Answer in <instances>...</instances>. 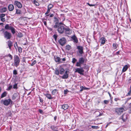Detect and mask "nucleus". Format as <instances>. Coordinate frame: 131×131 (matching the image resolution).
<instances>
[{
	"label": "nucleus",
	"mask_w": 131,
	"mask_h": 131,
	"mask_svg": "<svg viewBox=\"0 0 131 131\" xmlns=\"http://www.w3.org/2000/svg\"><path fill=\"white\" fill-rule=\"evenodd\" d=\"M91 127L93 129H97L98 128V126H92Z\"/></svg>",
	"instance_id": "obj_53"
},
{
	"label": "nucleus",
	"mask_w": 131,
	"mask_h": 131,
	"mask_svg": "<svg viewBox=\"0 0 131 131\" xmlns=\"http://www.w3.org/2000/svg\"><path fill=\"white\" fill-rule=\"evenodd\" d=\"M128 66L127 65H125L123 68L122 69V72H124L125 71L128 69Z\"/></svg>",
	"instance_id": "obj_28"
},
{
	"label": "nucleus",
	"mask_w": 131,
	"mask_h": 131,
	"mask_svg": "<svg viewBox=\"0 0 131 131\" xmlns=\"http://www.w3.org/2000/svg\"><path fill=\"white\" fill-rule=\"evenodd\" d=\"M65 33L66 34L70 35L72 33V31L69 28H66L65 30Z\"/></svg>",
	"instance_id": "obj_11"
},
{
	"label": "nucleus",
	"mask_w": 131,
	"mask_h": 131,
	"mask_svg": "<svg viewBox=\"0 0 131 131\" xmlns=\"http://www.w3.org/2000/svg\"><path fill=\"white\" fill-rule=\"evenodd\" d=\"M1 18V21L3 22H4L5 21V18Z\"/></svg>",
	"instance_id": "obj_51"
},
{
	"label": "nucleus",
	"mask_w": 131,
	"mask_h": 131,
	"mask_svg": "<svg viewBox=\"0 0 131 131\" xmlns=\"http://www.w3.org/2000/svg\"><path fill=\"white\" fill-rule=\"evenodd\" d=\"M71 48V46L68 45H67L66 47V49L68 50H70Z\"/></svg>",
	"instance_id": "obj_31"
},
{
	"label": "nucleus",
	"mask_w": 131,
	"mask_h": 131,
	"mask_svg": "<svg viewBox=\"0 0 131 131\" xmlns=\"http://www.w3.org/2000/svg\"><path fill=\"white\" fill-rule=\"evenodd\" d=\"M66 28L63 26H59L58 27V31L60 34L63 33L65 31Z\"/></svg>",
	"instance_id": "obj_2"
},
{
	"label": "nucleus",
	"mask_w": 131,
	"mask_h": 131,
	"mask_svg": "<svg viewBox=\"0 0 131 131\" xmlns=\"http://www.w3.org/2000/svg\"><path fill=\"white\" fill-rule=\"evenodd\" d=\"M54 59L56 62H62V61H61V59L59 57L57 56L54 57Z\"/></svg>",
	"instance_id": "obj_17"
},
{
	"label": "nucleus",
	"mask_w": 131,
	"mask_h": 131,
	"mask_svg": "<svg viewBox=\"0 0 131 131\" xmlns=\"http://www.w3.org/2000/svg\"><path fill=\"white\" fill-rule=\"evenodd\" d=\"M8 56V57H9V58H10V59L11 60H12V59H13V57L12 56V55L11 54H9Z\"/></svg>",
	"instance_id": "obj_54"
},
{
	"label": "nucleus",
	"mask_w": 131,
	"mask_h": 131,
	"mask_svg": "<svg viewBox=\"0 0 131 131\" xmlns=\"http://www.w3.org/2000/svg\"><path fill=\"white\" fill-rule=\"evenodd\" d=\"M67 71L65 72V73L62 77V78L63 79H67L68 77V74L67 73Z\"/></svg>",
	"instance_id": "obj_19"
},
{
	"label": "nucleus",
	"mask_w": 131,
	"mask_h": 131,
	"mask_svg": "<svg viewBox=\"0 0 131 131\" xmlns=\"http://www.w3.org/2000/svg\"><path fill=\"white\" fill-rule=\"evenodd\" d=\"M13 102L11 100L9 99L8 100H4L3 101V103L4 105L7 106L9 105L10 102L12 103Z\"/></svg>",
	"instance_id": "obj_7"
},
{
	"label": "nucleus",
	"mask_w": 131,
	"mask_h": 131,
	"mask_svg": "<svg viewBox=\"0 0 131 131\" xmlns=\"http://www.w3.org/2000/svg\"><path fill=\"white\" fill-rule=\"evenodd\" d=\"M88 4L89 6H95V5H94V4H90L89 3H88Z\"/></svg>",
	"instance_id": "obj_56"
},
{
	"label": "nucleus",
	"mask_w": 131,
	"mask_h": 131,
	"mask_svg": "<svg viewBox=\"0 0 131 131\" xmlns=\"http://www.w3.org/2000/svg\"><path fill=\"white\" fill-rule=\"evenodd\" d=\"M64 70L63 68H61L59 70L60 72V74H62L64 73Z\"/></svg>",
	"instance_id": "obj_34"
},
{
	"label": "nucleus",
	"mask_w": 131,
	"mask_h": 131,
	"mask_svg": "<svg viewBox=\"0 0 131 131\" xmlns=\"http://www.w3.org/2000/svg\"><path fill=\"white\" fill-rule=\"evenodd\" d=\"M4 37L8 39H10L12 37L11 34L7 31L4 32Z\"/></svg>",
	"instance_id": "obj_5"
},
{
	"label": "nucleus",
	"mask_w": 131,
	"mask_h": 131,
	"mask_svg": "<svg viewBox=\"0 0 131 131\" xmlns=\"http://www.w3.org/2000/svg\"><path fill=\"white\" fill-rule=\"evenodd\" d=\"M23 35L21 33H18V37L21 38L23 37Z\"/></svg>",
	"instance_id": "obj_47"
},
{
	"label": "nucleus",
	"mask_w": 131,
	"mask_h": 131,
	"mask_svg": "<svg viewBox=\"0 0 131 131\" xmlns=\"http://www.w3.org/2000/svg\"><path fill=\"white\" fill-rule=\"evenodd\" d=\"M69 105L67 104H65L62 105L61 107V108L63 109L64 110L68 109L69 107Z\"/></svg>",
	"instance_id": "obj_12"
},
{
	"label": "nucleus",
	"mask_w": 131,
	"mask_h": 131,
	"mask_svg": "<svg viewBox=\"0 0 131 131\" xmlns=\"http://www.w3.org/2000/svg\"><path fill=\"white\" fill-rule=\"evenodd\" d=\"M14 65L16 67H17L19 64L20 59L19 57L17 55H15L14 58Z\"/></svg>",
	"instance_id": "obj_1"
},
{
	"label": "nucleus",
	"mask_w": 131,
	"mask_h": 131,
	"mask_svg": "<svg viewBox=\"0 0 131 131\" xmlns=\"http://www.w3.org/2000/svg\"><path fill=\"white\" fill-rule=\"evenodd\" d=\"M5 15L4 14H1L0 16V18H3L5 16Z\"/></svg>",
	"instance_id": "obj_49"
},
{
	"label": "nucleus",
	"mask_w": 131,
	"mask_h": 131,
	"mask_svg": "<svg viewBox=\"0 0 131 131\" xmlns=\"http://www.w3.org/2000/svg\"><path fill=\"white\" fill-rule=\"evenodd\" d=\"M14 46L16 49H17L18 48L17 42H15L14 44Z\"/></svg>",
	"instance_id": "obj_43"
},
{
	"label": "nucleus",
	"mask_w": 131,
	"mask_h": 131,
	"mask_svg": "<svg viewBox=\"0 0 131 131\" xmlns=\"http://www.w3.org/2000/svg\"><path fill=\"white\" fill-rule=\"evenodd\" d=\"M13 88L14 89H17L18 88L17 84L15 83L13 85Z\"/></svg>",
	"instance_id": "obj_40"
},
{
	"label": "nucleus",
	"mask_w": 131,
	"mask_h": 131,
	"mask_svg": "<svg viewBox=\"0 0 131 131\" xmlns=\"http://www.w3.org/2000/svg\"><path fill=\"white\" fill-rule=\"evenodd\" d=\"M95 113H96L97 114H99L98 116H100L101 115H102L103 114V113H101L99 111H97L95 112Z\"/></svg>",
	"instance_id": "obj_42"
},
{
	"label": "nucleus",
	"mask_w": 131,
	"mask_h": 131,
	"mask_svg": "<svg viewBox=\"0 0 131 131\" xmlns=\"http://www.w3.org/2000/svg\"><path fill=\"white\" fill-rule=\"evenodd\" d=\"M39 112L40 113L42 114L43 113V111L42 110L40 109L39 110Z\"/></svg>",
	"instance_id": "obj_58"
},
{
	"label": "nucleus",
	"mask_w": 131,
	"mask_h": 131,
	"mask_svg": "<svg viewBox=\"0 0 131 131\" xmlns=\"http://www.w3.org/2000/svg\"><path fill=\"white\" fill-rule=\"evenodd\" d=\"M59 42L61 45L63 46L66 43V40L64 38H61L59 40Z\"/></svg>",
	"instance_id": "obj_6"
},
{
	"label": "nucleus",
	"mask_w": 131,
	"mask_h": 131,
	"mask_svg": "<svg viewBox=\"0 0 131 131\" xmlns=\"http://www.w3.org/2000/svg\"><path fill=\"white\" fill-rule=\"evenodd\" d=\"M14 4L19 8H20L22 7V5L21 3L17 1H15L14 2Z\"/></svg>",
	"instance_id": "obj_10"
},
{
	"label": "nucleus",
	"mask_w": 131,
	"mask_h": 131,
	"mask_svg": "<svg viewBox=\"0 0 131 131\" xmlns=\"http://www.w3.org/2000/svg\"><path fill=\"white\" fill-rule=\"evenodd\" d=\"M7 10V8L6 7H4L0 9V12L2 13H4Z\"/></svg>",
	"instance_id": "obj_21"
},
{
	"label": "nucleus",
	"mask_w": 131,
	"mask_h": 131,
	"mask_svg": "<svg viewBox=\"0 0 131 131\" xmlns=\"http://www.w3.org/2000/svg\"><path fill=\"white\" fill-rule=\"evenodd\" d=\"M12 88V85H10L9 87H8V88L7 89V90L8 91H9Z\"/></svg>",
	"instance_id": "obj_46"
},
{
	"label": "nucleus",
	"mask_w": 131,
	"mask_h": 131,
	"mask_svg": "<svg viewBox=\"0 0 131 131\" xmlns=\"http://www.w3.org/2000/svg\"><path fill=\"white\" fill-rule=\"evenodd\" d=\"M53 6V4H50L48 6V8L50 9H51Z\"/></svg>",
	"instance_id": "obj_33"
},
{
	"label": "nucleus",
	"mask_w": 131,
	"mask_h": 131,
	"mask_svg": "<svg viewBox=\"0 0 131 131\" xmlns=\"http://www.w3.org/2000/svg\"><path fill=\"white\" fill-rule=\"evenodd\" d=\"M55 74L57 75H58L59 73V71L58 69H56L55 72Z\"/></svg>",
	"instance_id": "obj_36"
},
{
	"label": "nucleus",
	"mask_w": 131,
	"mask_h": 131,
	"mask_svg": "<svg viewBox=\"0 0 131 131\" xmlns=\"http://www.w3.org/2000/svg\"><path fill=\"white\" fill-rule=\"evenodd\" d=\"M36 60H35L31 63V66H34L35 64H36Z\"/></svg>",
	"instance_id": "obj_45"
},
{
	"label": "nucleus",
	"mask_w": 131,
	"mask_h": 131,
	"mask_svg": "<svg viewBox=\"0 0 131 131\" xmlns=\"http://www.w3.org/2000/svg\"><path fill=\"white\" fill-rule=\"evenodd\" d=\"M12 27V26H9V25L8 24H7L5 25V28L6 29V30H10Z\"/></svg>",
	"instance_id": "obj_26"
},
{
	"label": "nucleus",
	"mask_w": 131,
	"mask_h": 131,
	"mask_svg": "<svg viewBox=\"0 0 131 131\" xmlns=\"http://www.w3.org/2000/svg\"><path fill=\"white\" fill-rule=\"evenodd\" d=\"M119 99L118 98H115L114 100L116 101H117L118 100H119Z\"/></svg>",
	"instance_id": "obj_59"
},
{
	"label": "nucleus",
	"mask_w": 131,
	"mask_h": 131,
	"mask_svg": "<svg viewBox=\"0 0 131 131\" xmlns=\"http://www.w3.org/2000/svg\"><path fill=\"white\" fill-rule=\"evenodd\" d=\"M13 74L15 75H16L17 74L16 70H14L13 71Z\"/></svg>",
	"instance_id": "obj_52"
},
{
	"label": "nucleus",
	"mask_w": 131,
	"mask_h": 131,
	"mask_svg": "<svg viewBox=\"0 0 131 131\" xmlns=\"http://www.w3.org/2000/svg\"><path fill=\"white\" fill-rule=\"evenodd\" d=\"M18 93H14L13 95L12 100H14L17 98L18 97Z\"/></svg>",
	"instance_id": "obj_20"
},
{
	"label": "nucleus",
	"mask_w": 131,
	"mask_h": 131,
	"mask_svg": "<svg viewBox=\"0 0 131 131\" xmlns=\"http://www.w3.org/2000/svg\"><path fill=\"white\" fill-rule=\"evenodd\" d=\"M15 14H21V11L20 9H16Z\"/></svg>",
	"instance_id": "obj_27"
},
{
	"label": "nucleus",
	"mask_w": 131,
	"mask_h": 131,
	"mask_svg": "<svg viewBox=\"0 0 131 131\" xmlns=\"http://www.w3.org/2000/svg\"><path fill=\"white\" fill-rule=\"evenodd\" d=\"M59 26H60V25L58 24V23H55V25L53 27L54 28H58V27Z\"/></svg>",
	"instance_id": "obj_39"
},
{
	"label": "nucleus",
	"mask_w": 131,
	"mask_h": 131,
	"mask_svg": "<svg viewBox=\"0 0 131 131\" xmlns=\"http://www.w3.org/2000/svg\"><path fill=\"white\" fill-rule=\"evenodd\" d=\"M18 50L19 52L20 53H21L22 52V48L20 47H18Z\"/></svg>",
	"instance_id": "obj_44"
},
{
	"label": "nucleus",
	"mask_w": 131,
	"mask_h": 131,
	"mask_svg": "<svg viewBox=\"0 0 131 131\" xmlns=\"http://www.w3.org/2000/svg\"><path fill=\"white\" fill-rule=\"evenodd\" d=\"M53 38H54L55 40V41H56L57 37V35H56L55 34H54L53 36Z\"/></svg>",
	"instance_id": "obj_50"
},
{
	"label": "nucleus",
	"mask_w": 131,
	"mask_h": 131,
	"mask_svg": "<svg viewBox=\"0 0 131 131\" xmlns=\"http://www.w3.org/2000/svg\"><path fill=\"white\" fill-rule=\"evenodd\" d=\"M12 44V42L11 41L9 40L8 41L7 45L10 49H11V48L13 45Z\"/></svg>",
	"instance_id": "obj_22"
},
{
	"label": "nucleus",
	"mask_w": 131,
	"mask_h": 131,
	"mask_svg": "<svg viewBox=\"0 0 131 131\" xmlns=\"http://www.w3.org/2000/svg\"><path fill=\"white\" fill-rule=\"evenodd\" d=\"M84 72V70L82 68H77L75 69V72H78V73L80 74L83 75V72Z\"/></svg>",
	"instance_id": "obj_8"
},
{
	"label": "nucleus",
	"mask_w": 131,
	"mask_h": 131,
	"mask_svg": "<svg viewBox=\"0 0 131 131\" xmlns=\"http://www.w3.org/2000/svg\"><path fill=\"white\" fill-rule=\"evenodd\" d=\"M77 61V60L75 58H73L72 62L73 63H74Z\"/></svg>",
	"instance_id": "obj_41"
},
{
	"label": "nucleus",
	"mask_w": 131,
	"mask_h": 131,
	"mask_svg": "<svg viewBox=\"0 0 131 131\" xmlns=\"http://www.w3.org/2000/svg\"><path fill=\"white\" fill-rule=\"evenodd\" d=\"M131 93V90L130 91L128 92V93L127 94L128 95H130V94Z\"/></svg>",
	"instance_id": "obj_64"
},
{
	"label": "nucleus",
	"mask_w": 131,
	"mask_h": 131,
	"mask_svg": "<svg viewBox=\"0 0 131 131\" xmlns=\"http://www.w3.org/2000/svg\"><path fill=\"white\" fill-rule=\"evenodd\" d=\"M43 23L45 25V26H47L46 22L45 21H43Z\"/></svg>",
	"instance_id": "obj_60"
},
{
	"label": "nucleus",
	"mask_w": 131,
	"mask_h": 131,
	"mask_svg": "<svg viewBox=\"0 0 131 131\" xmlns=\"http://www.w3.org/2000/svg\"><path fill=\"white\" fill-rule=\"evenodd\" d=\"M124 111V108L121 107L115 108V112L119 115H120Z\"/></svg>",
	"instance_id": "obj_4"
},
{
	"label": "nucleus",
	"mask_w": 131,
	"mask_h": 131,
	"mask_svg": "<svg viewBox=\"0 0 131 131\" xmlns=\"http://www.w3.org/2000/svg\"><path fill=\"white\" fill-rule=\"evenodd\" d=\"M33 3L35 4L37 6H38L39 5V4L36 1L34 0L33 2Z\"/></svg>",
	"instance_id": "obj_37"
},
{
	"label": "nucleus",
	"mask_w": 131,
	"mask_h": 131,
	"mask_svg": "<svg viewBox=\"0 0 131 131\" xmlns=\"http://www.w3.org/2000/svg\"><path fill=\"white\" fill-rule=\"evenodd\" d=\"M118 46V45L116 43H113V49H116Z\"/></svg>",
	"instance_id": "obj_30"
},
{
	"label": "nucleus",
	"mask_w": 131,
	"mask_h": 131,
	"mask_svg": "<svg viewBox=\"0 0 131 131\" xmlns=\"http://www.w3.org/2000/svg\"><path fill=\"white\" fill-rule=\"evenodd\" d=\"M45 95L47 98L50 100H51L53 98L52 97H51V95L47 93Z\"/></svg>",
	"instance_id": "obj_23"
},
{
	"label": "nucleus",
	"mask_w": 131,
	"mask_h": 131,
	"mask_svg": "<svg viewBox=\"0 0 131 131\" xmlns=\"http://www.w3.org/2000/svg\"><path fill=\"white\" fill-rule=\"evenodd\" d=\"M77 48L79 53L81 55L80 56H82V55L83 53V47L81 46H77Z\"/></svg>",
	"instance_id": "obj_9"
},
{
	"label": "nucleus",
	"mask_w": 131,
	"mask_h": 131,
	"mask_svg": "<svg viewBox=\"0 0 131 131\" xmlns=\"http://www.w3.org/2000/svg\"><path fill=\"white\" fill-rule=\"evenodd\" d=\"M51 128L54 130L57 131L58 128L55 126L52 125L51 127Z\"/></svg>",
	"instance_id": "obj_25"
},
{
	"label": "nucleus",
	"mask_w": 131,
	"mask_h": 131,
	"mask_svg": "<svg viewBox=\"0 0 131 131\" xmlns=\"http://www.w3.org/2000/svg\"><path fill=\"white\" fill-rule=\"evenodd\" d=\"M7 94V93L6 91L4 92L1 94V98H3L4 97H5Z\"/></svg>",
	"instance_id": "obj_24"
},
{
	"label": "nucleus",
	"mask_w": 131,
	"mask_h": 131,
	"mask_svg": "<svg viewBox=\"0 0 131 131\" xmlns=\"http://www.w3.org/2000/svg\"><path fill=\"white\" fill-rule=\"evenodd\" d=\"M84 61L85 59L83 57L80 58L79 59L78 62L77 63L76 66L77 67H80L81 64L84 63Z\"/></svg>",
	"instance_id": "obj_3"
},
{
	"label": "nucleus",
	"mask_w": 131,
	"mask_h": 131,
	"mask_svg": "<svg viewBox=\"0 0 131 131\" xmlns=\"http://www.w3.org/2000/svg\"><path fill=\"white\" fill-rule=\"evenodd\" d=\"M10 29V30H11V32H12V34H15V28L14 27H12Z\"/></svg>",
	"instance_id": "obj_32"
},
{
	"label": "nucleus",
	"mask_w": 131,
	"mask_h": 131,
	"mask_svg": "<svg viewBox=\"0 0 131 131\" xmlns=\"http://www.w3.org/2000/svg\"><path fill=\"white\" fill-rule=\"evenodd\" d=\"M108 94H109L110 97V99H111V94L110 93L108 92Z\"/></svg>",
	"instance_id": "obj_63"
},
{
	"label": "nucleus",
	"mask_w": 131,
	"mask_h": 131,
	"mask_svg": "<svg viewBox=\"0 0 131 131\" xmlns=\"http://www.w3.org/2000/svg\"><path fill=\"white\" fill-rule=\"evenodd\" d=\"M104 103L105 104H107L109 102V101L107 100H105L104 101Z\"/></svg>",
	"instance_id": "obj_55"
},
{
	"label": "nucleus",
	"mask_w": 131,
	"mask_h": 131,
	"mask_svg": "<svg viewBox=\"0 0 131 131\" xmlns=\"http://www.w3.org/2000/svg\"><path fill=\"white\" fill-rule=\"evenodd\" d=\"M71 39L73 40L74 42L77 43L78 42V40L77 37L75 35H73L71 37Z\"/></svg>",
	"instance_id": "obj_15"
},
{
	"label": "nucleus",
	"mask_w": 131,
	"mask_h": 131,
	"mask_svg": "<svg viewBox=\"0 0 131 131\" xmlns=\"http://www.w3.org/2000/svg\"><path fill=\"white\" fill-rule=\"evenodd\" d=\"M54 14H51L49 15V17H53L54 16Z\"/></svg>",
	"instance_id": "obj_62"
},
{
	"label": "nucleus",
	"mask_w": 131,
	"mask_h": 131,
	"mask_svg": "<svg viewBox=\"0 0 131 131\" xmlns=\"http://www.w3.org/2000/svg\"><path fill=\"white\" fill-rule=\"evenodd\" d=\"M6 115L8 118L11 117L12 116V114L10 111H9L6 113Z\"/></svg>",
	"instance_id": "obj_18"
},
{
	"label": "nucleus",
	"mask_w": 131,
	"mask_h": 131,
	"mask_svg": "<svg viewBox=\"0 0 131 131\" xmlns=\"http://www.w3.org/2000/svg\"><path fill=\"white\" fill-rule=\"evenodd\" d=\"M57 91V89H55L53 90L52 92V93L53 95H54L56 93V92Z\"/></svg>",
	"instance_id": "obj_38"
},
{
	"label": "nucleus",
	"mask_w": 131,
	"mask_h": 131,
	"mask_svg": "<svg viewBox=\"0 0 131 131\" xmlns=\"http://www.w3.org/2000/svg\"><path fill=\"white\" fill-rule=\"evenodd\" d=\"M81 88V89L80 90V91H82L83 90H89L90 89L89 88H87L85 87H83V86H82Z\"/></svg>",
	"instance_id": "obj_29"
},
{
	"label": "nucleus",
	"mask_w": 131,
	"mask_h": 131,
	"mask_svg": "<svg viewBox=\"0 0 131 131\" xmlns=\"http://www.w3.org/2000/svg\"><path fill=\"white\" fill-rule=\"evenodd\" d=\"M50 11V9L48 8L46 12L45 13V15H46V16H48L49 15V14H48Z\"/></svg>",
	"instance_id": "obj_35"
},
{
	"label": "nucleus",
	"mask_w": 131,
	"mask_h": 131,
	"mask_svg": "<svg viewBox=\"0 0 131 131\" xmlns=\"http://www.w3.org/2000/svg\"><path fill=\"white\" fill-rule=\"evenodd\" d=\"M8 8L9 11H12L14 10V7L13 5L10 4L8 6Z\"/></svg>",
	"instance_id": "obj_13"
},
{
	"label": "nucleus",
	"mask_w": 131,
	"mask_h": 131,
	"mask_svg": "<svg viewBox=\"0 0 131 131\" xmlns=\"http://www.w3.org/2000/svg\"><path fill=\"white\" fill-rule=\"evenodd\" d=\"M39 99L40 100V101L42 103L43 101V100L41 98L39 97Z\"/></svg>",
	"instance_id": "obj_57"
},
{
	"label": "nucleus",
	"mask_w": 131,
	"mask_h": 131,
	"mask_svg": "<svg viewBox=\"0 0 131 131\" xmlns=\"http://www.w3.org/2000/svg\"><path fill=\"white\" fill-rule=\"evenodd\" d=\"M121 117L123 121H125L127 118V115L125 114H124Z\"/></svg>",
	"instance_id": "obj_16"
},
{
	"label": "nucleus",
	"mask_w": 131,
	"mask_h": 131,
	"mask_svg": "<svg viewBox=\"0 0 131 131\" xmlns=\"http://www.w3.org/2000/svg\"><path fill=\"white\" fill-rule=\"evenodd\" d=\"M66 59L65 58H63L62 59V60L61 61H62V62L63 61H66Z\"/></svg>",
	"instance_id": "obj_61"
},
{
	"label": "nucleus",
	"mask_w": 131,
	"mask_h": 131,
	"mask_svg": "<svg viewBox=\"0 0 131 131\" xmlns=\"http://www.w3.org/2000/svg\"><path fill=\"white\" fill-rule=\"evenodd\" d=\"M100 42L101 44L104 45L106 41V39L105 38L102 37L100 39Z\"/></svg>",
	"instance_id": "obj_14"
},
{
	"label": "nucleus",
	"mask_w": 131,
	"mask_h": 131,
	"mask_svg": "<svg viewBox=\"0 0 131 131\" xmlns=\"http://www.w3.org/2000/svg\"><path fill=\"white\" fill-rule=\"evenodd\" d=\"M64 94H67V93L69 92V91L67 89H66L64 90Z\"/></svg>",
	"instance_id": "obj_48"
}]
</instances>
